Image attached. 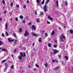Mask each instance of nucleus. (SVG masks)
Here are the masks:
<instances>
[{
  "label": "nucleus",
  "mask_w": 73,
  "mask_h": 73,
  "mask_svg": "<svg viewBox=\"0 0 73 73\" xmlns=\"http://www.w3.org/2000/svg\"><path fill=\"white\" fill-rule=\"evenodd\" d=\"M48 7L46 6V5H45L43 8V9L44 12L46 13L48 11V9H47V7Z\"/></svg>",
  "instance_id": "1"
},
{
  "label": "nucleus",
  "mask_w": 73,
  "mask_h": 73,
  "mask_svg": "<svg viewBox=\"0 0 73 73\" xmlns=\"http://www.w3.org/2000/svg\"><path fill=\"white\" fill-rule=\"evenodd\" d=\"M62 37L63 38V39H65V36L63 35H62L60 37V39L62 40V42H64V40H63V39H62Z\"/></svg>",
  "instance_id": "2"
},
{
  "label": "nucleus",
  "mask_w": 73,
  "mask_h": 73,
  "mask_svg": "<svg viewBox=\"0 0 73 73\" xmlns=\"http://www.w3.org/2000/svg\"><path fill=\"white\" fill-rule=\"evenodd\" d=\"M23 54H23V52H20V54L22 57H25V53H24Z\"/></svg>",
  "instance_id": "3"
},
{
  "label": "nucleus",
  "mask_w": 73,
  "mask_h": 73,
  "mask_svg": "<svg viewBox=\"0 0 73 73\" xmlns=\"http://www.w3.org/2000/svg\"><path fill=\"white\" fill-rule=\"evenodd\" d=\"M28 35H29V33L28 32V31H27V30H26L24 36L25 37H27Z\"/></svg>",
  "instance_id": "4"
},
{
  "label": "nucleus",
  "mask_w": 73,
  "mask_h": 73,
  "mask_svg": "<svg viewBox=\"0 0 73 73\" xmlns=\"http://www.w3.org/2000/svg\"><path fill=\"white\" fill-rule=\"evenodd\" d=\"M58 52V51L56 50L55 49L54 50V51L53 52L54 54H56Z\"/></svg>",
  "instance_id": "5"
},
{
  "label": "nucleus",
  "mask_w": 73,
  "mask_h": 73,
  "mask_svg": "<svg viewBox=\"0 0 73 73\" xmlns=\"http://www.w3.org/2000/svg\"><path fill=\"white\" fill-rule=\"evenodd\" d=\"M8 40L9 42H12V41H14V40H11V38H8Z\"/></svg>",
  "instance_id": "6"
},
{
  "label": "nucleus",
  "mask_w": 73,
  "mask_h": 73,
  "mask_svg": "<svg viewBox=\"0 0 73 73\" xmlns=\"http://www.w3.org/2000/svg\"><path fill=\"white\" fill-rule=\"evenodd\" d=\"M32 29H33L35 31L36 30V27H35V26L34 25H32Z\"/></svg>",
  "instance_id": "7"
},
{
  "label": "nucleus",
  "mask_w": 73,
  "mask_h": 73,
  "mask_svg": "<svg viewBox=\"0 0 73 73\" xmlns=\"http://www.w3.org/2000/svg\"><path fill=\"white\" fill-rule=\"evenodd\" d=\"M32 35L33 36H35V37H36V36H37V35L34 33H32Z\"/></svg>",
  "instance_id": "8"
},
{
  "label": "nucleus",
  "mask_w": 73,
  "mask_h": 73,
  "mask_svg": "<svg viewBox=\"0 0 73 73\" xmlns=\"http://www.w3.org/2000/svg\"><path fill=\"white\" fill-rule=\"evenodd\" d=\"M48 18L50 20H52L53 19V18H52L51 17H50V16L49 15L48 16Z\"/></svg>",
  "instance_id": "9"
},
{
  "label": "nucleus",
  "mask_w": 73,
  "mask_h": 73,
  "mask_svg": "<svg viewBox=\"0 0 73 73\" xmlns=\"http://www.w3.org/2000/svg\"><path fill=\"white\" fill-rule=\"evenodd\" d=\"M7 28H8V24L7 23H6L5 25V29L6 30H7Z\"/></svg>",
  "instance_id": "10"
},
{
  "label": "nucleus",
  "mask_w": 73,
  "mask_h": 73,
  "mask_svg": "<svg viewBox=\"0 0 73 73\" xmlns=\"http://www.w3.org/2000/svg\"><path fill=\"white\" fill-rule=\"evenodd\" d=\"M49 0H47V1L46 2L45 5H46L48 3H49Z\"/></svg>",
  "instance_id": "11"
},
{
  "label": "nucleus",
  "mask_w": 73,
  "mask_h": 73,
  "mask_svg": "<svg viewBox=\"0 0 73 73\" xmlns=\"http://www.w3.org/2000/svg\"><path fill=\"white\" fill-rule=\"evenodd\" d=\"M2 50L3 51H4V52H7V49L2 48Z\"/></svg>",
  "instance_id": "12"
},
{
  "label": "nucleus",
  "mask_w": 73,
  "mask_h": 73,
  "mask_svg": "<svg viewBox=\"0 0 73 73\" xmlns=\"http://www.w3.org/2000/svg\"><path fill=\"white\" fill-rule=\"evenodd\" d=\"M47 45L48 47H51L52 46V45H51V44L50 43H48L47 44Z\"/></svg>",
  "instance_id": "13"
},
{
  "label": "nucleus",
  "mask_w": 73,
  "mask_h": 73,
  "mask_svg": "<svg viewBox=\"0 0 73 73\" xmlns=\"http://www.w3.org/2000/svg\"><path fill=\"white\" fill-rule=\"evenodd\" d=\"M19 17L21 19H23V15H20L19 16Z\"/></svg>",
  "instance_id": "14"
},
{
  "label": "nucleus",
  "mask_w": 73,
  "mask_h": 73,
  "mask_svg": "<svg viewBox=\"0 0 73 73\" xmlns=\"http://www.w3.org/2000/svg\"><path fill=\"white\" fill-rule=\"evenodd\" d=\"M56 6L57 7H58V1H57L56 2Z\"/></svg>",
  "instance_id": "15"
},
{
  "label": "nucleus",
  "mask_w": 73,
  "mask_h": 73,
  "mask_svg": "<svg viewBox=\"0 0 73 73\" xmlns=\"http://www.w3.org/2000/svg\"><path fill=\"white\" fill-rule=\"evenodd\" d=\"M59 69V67L58 66L57 67L55 68H54V70H57V69Z\"/></svg>",
  "instance_id": "16"
},
{
  "label": "nucleus",
  "mask_w": 73,
  "mask_h": 73,
  "mask_svg": "<svg viewBox=\"0 0 73 73\" xmlns=\"http://www.w3.org/2000/svg\"><path fill=\"white\" fill-rule=\"evenodd\" d=\"M70 33H71V34H72V33H73V30H71L70 31Z\"/></svg>",
  "instance_id": "17"
},
{
  "label": "nucleus",
  "mask_w": 73,
  "mask_h": 73,
  "mask_svg": "<svg viewBox=\"0 0 73 73\" xmlns=\"http://www.w3.org/2000/svg\"><path fill=\"white\" fill-rule=\"evenodd\" d=\"M39 20H40V19H38L36 21V22H37V23H40V21H39Z\"/></svg>",
  "instance_id": "18"
},
{
  "label": "nucleus",
  "mask_w": 73,
  "mask_h": 73,
  "mask_svg": "<svg viewBox=\"0 0 73 73\" xmlns=\"http://www.w3.org/2000/svg\"><path fill=\"white\" fill-rule=\"evenodd\" d=\"M42 41V40L41 39V38H40L39 39V42H41Z\"/></svg>",
  "instance_id": "19"
},
{
  "label": "nucleus",
  "mask_w": 73,
  "mask_h": 73,
  "mask_svg": "<svg viewBox=\"0 0 73 73\" xmlns=\"http://www.w3.org/2000/svg\"><path fill=\"white\" fill-rule=\"evenodd\" d=\"M56 61L57 62H58V61L56 60H52V62H56Z\"/></svg>",
  "instance_id": "20"
},
{
  "label": "nucleus",
  "mask_w": 73,
  "mask_h": 73,
  "mask_svg": "<svg viewBox=\"0 0 73 73\" xmlns=\"http://www.w3.org/2000/svg\"><path fill=\"white\" fill-rule=\"evenodd\" d=\"M44 1H45V0H43V1L42 2L41 4L42 5H43L44 4Z\"/></svg>",
  "instance_id": "21"
},
{
  "label": "nucleus",
  "mask_w": 73,
  "mask_h": 73,
  "mask_svg": "<svg viewBox=\"0 0 73 73\" xmlns=\"http://www.w3.org/2000/svg\"><path fill=\"white\" fill-rule=\"evenodd\" d=\"M5 34H6V35H7V36H9L8 33V32H7V31L5 32Z\"/></svg>",
  "instance_id": "22"
},
{
  "label": "nucleus",
  "mask_w": 73,
  "mask_h": 73,
  "mask_svg": "<svg viewBox=\"0 0 73 73\" xmlns=\"http://www.w3.org/2000/svg\"><path fill=\"white\" fill-rule=\"evenodd\" d=\"M58 57L60 59L61 58V55L59 54L58 55Z\"/></svg>",
  "instance_id": "23"
},
{
  "label": "nucleus",
  "mask_w": 73,
  "mask_h": 73,
  "mask_svg": "<svg viewBox=\"0 0 73 73\" xmlns=\"http://www.w3.org/2000/svg\"><path fill=\"white\" fill-rule=\"evenodd\" d=\"M2 44H3V42L1 40H0V46L2 45Z\"/></svg>",
  "instance_id": "24"
},
{
  "label": "nucleus",
  "mask_w": 73,
  "mask_h": 73,
  "mask_svg": "<svg viewBox=\"0 0 73 73\" xmlns=\"http://www.w3.org/2000/svg\"><path fill=\"white\" fill-rule=\"evenodd\" d=\"M10 68L11 69H13V68H14V66H13V65L10 67Z\"/></svg>",
  "instance_id": "25"
},
{
  "label": "nucleus",
  "mask_w": 73,
  "mask_h": 73,
  "mask_svg": "<svg viewBox=\"0 0 73 73\" xmlns=\"http://www.w3.org/2000/svg\"><path fill=\"white\" fill-rule=\"evenodd\" d=\"M65 58H66V60H68V57L66 56H65Z\"/></svg>",
  "instance_id": "26"
},
{
  "label": "nucleus",
  "mask_w": 73,
  "mask_h": 73,
  "mask_svg": "<svg viewBox=\"0 0 73 73\" xmlns=\"http://www.w3.org/2000/svg\"><path fill=\"white\" fill-rule=\"evenodd\" d=\"M36 2L38 3V4H39V3L40 2V1L39 0H36Z\"/></svg>",
  "instance_id": "27"
},
{
  "label": "nucleus",
  "mask_w": 73,
  "mask_h": 73,
  "mask_svg": "<svg viewBox=\"0 0 73 73\" xmlns=\"http://www.w3.org/2000/svg\"><path fill=\"white\" fill-rule=\"evenodd\" d=\"M19 31L20 32H22V29L21 28L20 29Z\"/></svg>",
  "instance_id": "28"
},
{
  "label": "nucleus",
  "mask_w": 73,
  "mask_h": 73,
  "mask_svg": "<svg viewBox=\"0 0 73 73\" xmlns=\"http://www.w3.org/2000/svg\"><path fill=\"white\" fill-rule=\"evenodd\" d=\"M7 61V60H3L2 61H1V62H5V61Z\"/></svg>",
  "instance_id": "29"
},
{
  "label": "nucleus",
  "mask_w": 73,
  "mask_h": 73,
  "mask_svg": "<svg viewBox=\"0 0 73 73\" xmlns=\"http://www.w3.org/2000/svg\"><path fill=\"white\" fill-rule=\"evenodd\" d=\"M45 37H47V36H48V34L46 33H45Z\"/></svg>",
  "instance_id": "30"
},
{
  "label": "nucleus",
  "mask_w": 73,
  "mask_h": 73,
  "mask_svg": "<svg viewBox=\"0 0 73 73\" xmlns=\"http://www.w3.org/2000/svg\"><path fill=\"white\" fill-rule=\"evenodd\" d=\"M40 16H42V15H43V13L42 12H40Z\"/></svg>",
  "instance_id": "31"
},
{
  "label": "nucleus",
  "mask_w": 73,
  "mask_h": 73,
  "mask_svg": "<svg viewBox=\"0 0 73 73\" xmlns=\"http://www.w3.org/2000/svg\"><path fill=\"white\" fill-rule=\"evenodd\" d=\"M13 3H11L10 6L11 7H12L13 6Z\"/></svg>",
  "instance_id": "32"
},
{
  "label": "nucleus",
  "mask_w": 73,
  "mask_h": 73,
  "mask_svg": "<svg viewBox=\"0 0 73 73\" xmlns=\"http://www.w3.org/2000/svg\"><path fill=\"white\" fill-rule=\"evenodd\" d=\"M14 36H15V38H16L17 37V36H16V34H15V33H14Z\"/></svg>",
  "instance_id": "33"
},
{
  "label": "nucleus",
  "mask_w": 73,
  "mask_h": 73,
  "mask_svg": "<svg viewBox=\"0 0 73 73\" xmlns=\"http://www.w3.org/2000/svg\"><path fill=\"white\" fill-rule=\"evenodd\" d=\"M19 58L20 60H21V59H22V57H21V56H19Z\"/></svg>",
  "instance_id": "34"
},
{
  "label": "nucleus",
  "mask_w": 73,
  "mask_h": 73,
  "mask_svg": "<svg viewBox=\"0 0 73 73\" xmlns=\"http://www.w3.org/2000/svg\"><path fill=\"white\" fill-rule=\"evenodd\" d=\"M54 35V32L53 31L52 32V35Z\"/></svg>",
  "instance_id": "35"
},
{
  "label": "nucleus",
  "mask_w": 73,
  "mask_h": 73,
  "mask_svg": "<svg viewBox=\"0 0 73 73\" xmlns=\"http://www.w3.org/2000/svg\"><path fill=\"white\" fill-rule=\"evenodd\" d=\"M5 65L6 67H8V65H7V64L6 63L5 64Z\"/></svg>",
  "instance_id": "36"
},
{
  "label": "nucleus",
  "mask_w": 73,
  "mask_h": 73,
  "mask_svg": "<svg viewBox=\"0 0 73 73\" xmlns=\"http://www.w3.org/2000/svg\"><path fill=\"white\" fill-rule=\"evenodd\" d=\"M2 3H3V4H5V1L3 0L2 1Z\"/></svg>",
  "instance_id": "37"
},
{
  "label": "nucleus",
  "mask_w": 73,
  "mask_h": 73,
  "mask_svg": "<svg viewBox=\"0 0 73 73\" xmlns=\"http://www.w3.org/2000/svg\"><path fill=\"white\" fill-rule=\"evenodd\" d=\"M22 22L23 23V24H25V20H23Z\"/></svg>",
  "instance_id": "38"
},
{
  "label": "nucleus",
  "mask_w": 73,
  "mask_h": 73,
  "mask_svg": "<svg viewBox=\"0 0 73 73\" xmlns=\"http://www.w3.org/2000/svg\"><path fill=\"white\" fill-rule=\"evenodd\" d=\"M31 64L32 65H33V64H34V62H31Z\"/></svg>",
  "instance_id": "39"
},
{
  "label": "nucleus",
  "mask_w": 73,
  "mask_h": 73,
  "mask_svg": "<svg viewBox=\"0 0 73 73\" xmlns=\"http://www.w3.org/2000/svg\"><path fill=\"white\" fill-rule=\"evenodd\" d=\"M53 46L54 47V48H56L57 46V45H53Z\"/></svg>",
  "instance_id": "40"
},
{
  "label": "nucleus",
  "mask_w": 73,
  "mask_h": 73,
  "mask_svg": "<svg viewBox=\"0 0 73 73\" xmlns=\"http://www.w3.org/2000/svg\"><path fill=\"white\" fill-rule=\"evenodd\" d=\"M47 24H50V23L48 21H47Z\"/></svg>",
  "instance_id": "41"
},
{
  "label": "nucleus",
  "mask_w": 73,
  "mask_h": 73,
  "mask_svg": "<svg viewBox=\"0 0 73 73\" xmlns=\"http://www.w3.org/2000/svg\"><path fill=\"white\" fill-rule=\"evenodd\" d=\"M36 67H37V68H39V66H38L37 64H36Z\"/></svg>",
  "instance_id": "42"
},
{
  "label": "nucleus",
  "mask_w": 73,
  "mask_h": 73,
  "mask_svg": "<svg viewBox=\"0 0 73 73\" xmlns=\"http://www.w3.org/2000/svg\"><path fill=\"white\" fill-rule=\"evenodd\" d=\"M15 20L16 21H18V19H17V18L16 17L15 18Z\"/></svg>",
  "instance_id": "43"
},
{
  "label": "nucleus",
  "mask_w": 73,
  "mask_h": 73,
  "mask_svg": "<svg viewBox=\"0 0 73 73\" xmlns=\"http://www.w3.org/2000/svg\"><path fill=\"white\" fill-rule=\"evenodd\" d=\"M35 13L36 15H37V11H36V10L35 11Z\"/></svg>",
  "instance_id": "44"
},
{
  "label": "nucleus",
  "mask_w": 73,
  "mask_h": 73,
  "mask_svg": "<svg viewBox=\"0 0 73 73\" xmlns=\"http://www.w3.org/2000/svg\"><path fill=\"white\" fill-rule=\"evenodd\" d=\"M24 9L25 8H26V6L25 5H24L23 7Z\"/></svg>",
  "instance_id": "45"
},
{
  "label": "nucleus",
  "mask_w": 73,
  "mask_h": 73,
  "mask_svg": "<svg viewBox=\"0 0 73 73\" xmlns=\"http://www.w3.org/2000/svg\"><path fill=\"white\" fill-rule=\"evenodd\" d=\"M54 42H55V43H56V44H57V41L56 40H55Z\"/></svg>",
  "instance_id": "46"
},
{
  "label": "nucleus",
  "mask_w": 73,
  "mask_h": 73,
  "mask_svg": "<svg viewBox=\"0 0 73 73\" xmlns=\"http://www.w3.org/2000/svg\"><path fill=\"white\" fill-rule=\"evenodd\" d=\"M16 42H17V40H15V42H14L15 44H16Z\"/></svg>",
  "instance_id": "47"
},
{
  "label": "nucleus",
  "mask_w": 73,
  "mask_h": 73,
  "mask_svg": "<svg viewBox=\"0 0 73 73\" xmlns=\"http://www.w3.org/2000/svg\"><path fill=\"white\" fill-rule=\"evenodd\" d=\"M29 24L30 25H32V23H31V22H30V23H29Z\"/></svg>",
  "instance_id": "48"
},
{
  "label": "nucleus",
  "mask_w": 73,
  "mask_h": 73,
  "mask_svg": "<svg viewBox=\"0 0 73 73\" xmlns=\"http://www.w3.org/2000/svg\"><path fill=\"white\" fill-rule=\"evenodd\" d=\"M45 65L46 66H48V64H47V63H46Z\"/></svg>",
  "instance_id": "49"
},
{
  "label": "nucleus",
  "mask_w": 73,
  "mask_h": 73,
  "mask_svg": "<svg viewBox=\"0 0 73 73\" xmlns=\"http://www.w3.org/2000/svg\"><path fill=\"white\" fill-rule=\"evenodd\" d=\"M2 36L3 37H4V34H2Z\"/></svg>",
  "instance_id": "50"
},
{
  "label": "nucleus",
  "mask_w": 73,
  "mask_h": 73,
  "mask_svg": "<svg viewBox=\"0 0 73 73\" xmlns=\"http://www.w3.org/2000/svg\"><path fill=\"white\" fill-rule=\"evenodd\" d=\"M65 5L66 6V5H68V3L67 2L66 3Z\"/></svg>",
  "instance_id": "51"
},
{
  "label": "nucleus",
  "mask_w": 73,
  "mask_h": 73,
  "mask_svg": "<svg viewBox=\"0 0 73 73\" xmlns=\"http://www.w3.org/2000/svg\"><path fill=\"white\" fill-rule=\"evenodd\" d=\"M17 8H19V5H17Z\"/></svg>",
  "instance_id": "52"
},
{
  "label": "nucleus",
  "mask_w": 73,
  "mask_h": 73,
  "mask_svg": "<svg viewBox=\"0 0 73 73\" xmlns=\"http://www.w3.org/2000/svg\"><path fill=\"white\" fill-rule=\"evenodd\" d=\"M14 52H17L16 49H15L14 50Z\"/></svg>",
  "instance_id": "53"
},
{
  "label": "nucleus",
  "mask_w": 73,
  "mask_h": 73,
  "mask_svg": "<svg viewBox=\"0 0 73 73\" xmlns=\"http://www.w3.org/2000/svg\"><path fill=\"white\" fill-rule=\"evenodd\" d=\"M27 4H29V1H27Z\"/></svg>",
  "instance_id": "54"
},
{
  "label": "nucleus",
  "mask_w": 73,
  "mask_h": 73,
  "mask_svg": "<svg viewBox=\"0 0 73 73\" xmlns=\"http://www.w3.org/2000/svg\"><path fill=\"white\" fill-rule=\"evenodd\" d=\"M4 13H7V11H5L4 12Z\"/></svg>",
  "instance_id": "55"
},
{
  "label": "nucleus",
  "mask_w": 73,
  "mask_h": 73,
  "mask_svg": "<svg viewBox=\"0 0 73 73\" xmlns=\"http://www.w3.org/2000/svg\"><path fill=\"white\" fill-rule=\"evenodd\" d=\"M2 20V18H0V21H1Z\"/></svg>",
  "instance_id": "56"
},
{
  "label": "nucleus",
  "mask_w": 73,
  "mask_h": 73,
  "mask_svg": "<svg viewBox=\"0 0 73 73\" xmlns=\"http://www.w3.org/2000/svg\"><path fill=\"white\" fill-rule=\"evenodd\" d=\"M59 30H61V27H59Z\"/></svg>",
  "instance_id": "57"
},
{
  "label": "nucleus",
  "mask_w": 73,
  "mask_h": 73,
  "mask_svg": "<svg viewBox=\"0 0 73 73\" xmlns=\"http://www.w3.org/2000/svg\"><path fill=\"white\" fill-rule=\"evenodd\" d=\"M35 45V43H33V46H34V45Z\"/></svg>",
  "instance_id": "58"
},
{
  "label": "nucleus",
  "mask_w": 73,
  "mask_h": 73,
  "mask_svg": "<svg viewBox=\"0 0 73 73\" xmlns=\"http://www.w3.org/2000/svg\"><path fill=\"white\" fill-rule=\"evenodd\" d=\"M23 72H24V70L22 71L21 73H23Z\"/></svg>",
  "instance_id": "59"
},
{
  "label": "nucleus",
  "mask_w": 73,
  "mask_h": 73,
  "mask_svg": "<svg viewBox=\"0 0 73 73\" xmlns=\"http://www.w3.org/2000/svg\"><path fill=\"white\" fill-rule=\"evenodd\" d=\"M50 54H52V52H50Z\"/></svg>",
  "instance_id": "60"
},
{
  "label": "nucleus",
  "mask_w": 73,
  "mask_h": 73,
  "mask_svg": "<svg viewBox=\"0 0 73 73\" xmlns=\"http://www.w3.org/2000/svg\"><path fill=\"white\" fill-rule=\"evenodd\" d=\"M25 41H26V40H27V42H28V39L27 40V39H25Z\"/></svg>",
  "instance_id": "61"
},
{
  "label": "nucleus",
  "mask_w": 73,
  "mask_h": 73,
  "mask_svg": "<svg viewBox=\"0 0 73 73\" xmlns=\"http://www.w3.org/2000/svg\"><path fill=\"white\" fill-rule=\"evenodd\" d=\"M10 20H11V21H12V18H11L10 19Z\"/></svg>",
  "instance_id": "62"
},
{
  "label": "nucleus",
  "mask_w": 73,
  "mask_h": 73,
  "mask_svg": "<svg viewBox=\"0 0 73 73\" xmlns=\"http://www.w3.org/2000/svg\"><path fill=\"white\" fill-rule=\"evenodd\" d=\"M42 32H43V33H44V32H45V31H42Z\"/></svg>",
  "instance_id": "63"
},
{
  "label": "nucleus",
  "mask_w": 73,
  "mask_h": 73,
  "mask_svg": "<svg viewBox=\"0 0 73 73\" xmlns=\"http://www.w3.org/2000/svg\"><path fill=\"white\" fill-rule=\"evenodd\" d=\"M28 67H29V68H31V66L29 65L28 66Z\"/></svg>",
  "instance_id": "64"
}]
</instances>
